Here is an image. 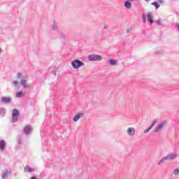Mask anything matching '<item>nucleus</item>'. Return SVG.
Masks as SVG:
<instances>
[{
  "mask_svg": "<svg viewBox=\"0 0 179 179\" xmlns=\"http://www.w3.org/2000/svg\"><path fill=\"white\" fill-rule=\"evenodd\" d=\"M17 78L20 79V85L23 86L24 89H29V87H30V85L27 84L29 77L27 76H23V73H17Z\"/></svg>",
  "mask_w": 179,
  "mask_h": 179,
  "instance_id": "1",
  "label": "nucleus"
},
{
  "mask_svg": "<svg viewBox=\"0 0 179 179\" xmlns=\"http://www.w3.org/2000/svg\"><path fill=\"white\" fill-rule=\"evenodd\" d=\"M166 157H163L159 162H158V165L160 166L162 164H163V163H164V162H166Z\"/></svg>",
  "mask_w": 179,
  "mask_h": 179,
  "instance_id": "22",
  "label": "nucleus"
},
{
  "mask_svg": "<svg viewBox=\"0 0 179 179\" xmlns=\"http://www.w3.org/2000/svg\"><path fill=\"white\" fill-rule=\"evenodd\" d=\"M108 62L111 66H117V65H118V62L117 60L110 59Z\"/></svg>",
  "mask_w": 179,
  "mask_h": 179,
  "instance_id": "14",
  "label": "nucleus"
},
{
  "mask_svg": "<svg viewBox=\"0 0 179 179\" xmlns=\"http://www.w3.org/2000/svg\"><path fill=\"white\" fill-rule=\"evenodd\" d=\"M24 173H33V171H36V169L34 168H31L29 165H27L24 168Z\"/></svg>",
  "mask_w": 179,
  "mask_h": 179,
  "instance_id": "10",
  "label": "nucleus"
},
{
  "mask_svg": "<svg viewBox=\"0 0 179 179\" xmlns=\"http://www.w3.org/2000/svg\"><path fill=\"white\" fill-rule=\"evenodd\" d=\"M17 142H18L19 145H22L23 143V141L20 138H19L17 140Z\"/></svg>",
  "mask_w": 179,
  "mask_h": 179,
  "instance_id": "30",
  "label": "nucleus"
},
{
  "mask_svg": "<svg viewBox=\"0 0 179 179\" xmlns=\"http://www.w3.org/2000/svg\"><path fill=\"white\" fill-rule=\"evenodd\" d=\"M0 44H1V39H0Z\"/></svg>",
  "mask_w": 179,
  "mask_h": 179,
  "instance_id": "37",
  "label": "nucleus"
},
{
  "mask_svg": "<svg viewBox=\"0 0 179 179\" xmlns=\"http://www.w3.org/2000/svg\"><path fill=\"white\" fill-rule=\"evenodd\" d=\"M24 96V92L20 91L17 92L16 97H23Z\"/></svg>",
  "mask_w": 179,
  "mask_h": 179,
  "instance_id": "18",
  "label": "nucleus"
},
{
  "mask_svg": "<svg viewBox=\"0 0 179 179\" xmlns=\"http://www.w3.org/2000/svg\"><path fill=\"white\" fill-rule=\"evenodd\" d=\"M103 29H108V24H105L103 26Z\"/></svg>",
  "mask_w": 179,
  "mask_h": 179,
  "instance_id": "32",
  "label": "nucleus"
},
{
  "mask_svg": "<svg viewBox=\"0 0 179 179\" xmlns=\"http://www.w3.org/2000/svg\"><path fill=\"white\" fill-rule=\"evenodd\" d=\"M103 57L99 55H90L88 56V60L90 61H101Z\"/></svg>",
  "mask_w": 179,
  "mask_h": 179,
  "instance_id": "4",
  "label": "nucleus"
},
{
  "mask_svg": "<svg viewBox=\"0 0 179 179\" xmlns=\"http://www.w3.org/2000/svg\"><path fill=\"white\" fill-rule=\"evenodd\" d=\"M157 24H159V25L162 24V22L158 21V22H157Z\"/></svg>",
  "mask_w": 179,
  "mask_h": 179,
  "instance_id": "33",
  "label": "nucleus"
},
{
  "mask_svg": "<svg viewBox=\"0 0 179 179\" xmlns=\"http://www.w3.org/2000/svg\"><path fill=\"white\" fill-rule=\"evenodd\" d=\"M124 6L125 8H127V9H131V7L132 6V3H131V1H126L124 2Z\"/></svg>",
  "mask_w": 179,
  "mask_h": 179,
  "instance_id": "16",
  "label": "nucleus"
},
{
  "mask_svg": "<svg viewBox=\"0 0 179 179\" xmlns=\"http://www.w3.org/2000/svg\"><path fill=\"white\" fill-rule=\"evenodd\" d=\"M0 101L1 103H5L8 104L9 103H12V98H10L9 96H2L0 99Z\"/></svg>",
  "mask_w": 179,
  "mask_h": 179,
  "instance_id": "6",
  "label": "nucleus"
},
{
  "mask_svg": "<svg viewBox=\"0 0 179 179\" xmlns=\"http://www.w3.org/2000/svg\"><path fill=\"white\" fill-rule=\"evenodd\" d=\"M145 2H149V1H150V0H145Z\"/></svg>",
  "mask_w": 179,
  "mask_h": 179,
  "instance_id": "35",
  "label": "nucleus"
},
{
  "mask_svg": "<svg viewBox=\"0 0 179 179\" xmlns=\"http://www.w3.org/2000/svg\"><path fill=\"white\" fill-rule=\"evenodd\" d=\"M52 29L53 30H57L58 29V25H57V23H55V22H54L52 24Z\"/></svg>",
  "mask_w": 179,
  "mask_h": 179,
  "instance_id": "23",
  "label": "nucleus"
},
{
  "mask_svg": "<svg viewBox=\"0 0 179 179\" xmlns=\"http://www.w3.org/2000/svg\"><path fill=\"white\" fill-rule=\"evenodd\" d=\"M147 20H148V21L149 22V23L150 24H152V23H153V17L152 16V13H151L148 14Z\"/></svg>",
  "mask_w": 179,
  "mask_h": 179,
  "instance_id": "13",
  "label": "nucleus"
},
{
  "mask_svg": "<svg viewBox=\"0 0 179 179\" xmlns=\"http://www.w3.org/2000/svg\"><path fill=\"white\" fill-rule=\"evenodd\" d=\"M59 37H62V38H65V34L61 31H59Z\"/></svg>",
  "mask_w": 179,
  "mask_h": 179,
  "instance_id": "24",
  "label": "nucleus"
},
{
  "mask_svg": "<svg viewBox=\"0 0 179 179\" xmlns=\"http://www.w3.org/2000/svg\"><path fill=\"white\" fill-rule=\"evenodd\" d=\"M83 117H85V113H80L77 115H76L73 120L74 122H76L79 121V120H80V118H83Z\"/></svg>",
  "mask_w": 179,
  "mask_h": 179,
  "instance_id": "9",
  "label": "nucleus"
},
{
  "mask_svg": "<svg viewBox=\"0 0 179 179\" xmlns=\"http://www.w3.org/2000/svg\"><path fill=\"white\" fill-rule=\"evenodd\" d=\"M12 117H13L12 122H16L17 121V118L19 117V110L17 109H14L13 110Z\"/></svg>",
  "mask_w": 179,
  "mask_h": 179,
  "instance_id": "5",
  "label": "nucleus"
},
{
  "mask_svg": "<svg viewBox=\"0 0 179 179\" xmlns=\"http://www.w3.org/2000/svg\"><path fill=\"white\" fill-rule=\"evenodd\" d=\"M131 30H132V28H128L127 30L126 31V33L128 34V33H129L131 31Z\"/></svg>",
  "mask_w": 179,
  "mask_h": 179,
  "instance_id": "31",
  "label": "nucleus"
},
{
  "mask_svg": "<svg viewBox=\"0 0 179 179\" xmlns=\"http://www.w3.org/2000/svg\"><path fill=\"white\" fill-rule=\"evenodd\" d=\"M5 146H6V143L5 142V141H3V140L0 141L1 150H5Z\"/></svg>",
  "mask_w": 179,
  "mask_h": 179,
  "instance_id": "15",
  "label": "nucleus"
},
{
  "mask_svg": "<svg viewBox=\"0 0 179 179\" xmlns=\"http://www.w3.org/2000/svg\"><path fill=\"white\" fill-rule=\"evenodd\" d=\"M71 66L73 69H78V68H80V66H85V63L79 59H76L71 62Z\"/></svg>",
  "mask_w": 179,
  "mask_h": 179,
  "instance_id": "2",
  "label": "nucleus"
},
{
  "mask_svg": "<svg viewBox=\"0 0 179 179\" xmlns=\"http://www.w3.org/2000/svg\"><path fill=\"white\" fill-rule=\"evenodd\" d=\"M166 125H167V120L162 121L157 125V127H155V134H157V133L160 132V131H162V129H163L164 128V127H166Z\"/></svg>",
  "mask_w": 179,
  "mask_h": 179,
  "instance_id": "3",
  "label": "nucleus"
},
{
  "mask_svg": "<svg viewBox=\"0 0 179 179\" xmlns=\"http://www.w3.org/2000/svg\"><path fill=\"white\" fill-rule=\"evenodd\" d=\"M151 5H153L155 6L156 9H158V8H160V4L157 3V2L154 1L151 3Z\"/></svg>",
  "mask_w": 179,
  "mask_h": 179,
  "instance_id": "21",
  "label": "nucleus"
},
{
  "mask_svg": "<svg viewBox=\"0 0 179 179\" xmlns=\"http://www.w3.org/2000/svg\"><path fill=\"white\" fill-rule=\"evenodd\" d=\"M6 113V109L4 108H0V115H5V113Z\"/></svg>",
  "mask_w": 179,
  "mask_h": 179,
  "instance_id": "17",
  "label": "nucleus"
},
{
  "mask_svg": "<svg viewBox=\"0 0 179 179\" xmlns=\"http://www.w3.org/2000/svg\"><path fill=\"white\" fill-rule=\"evenodd\" d=\"M163 54V51L159 50L155 52V55H162Z\"/></svg>",
  "mask_w": 179,
  "mask_h": 179,
  "instance_id": "25",
  "label": "nucleus"
},
{
  "mask_svg": "<svg viewBox=\"0 0 179 179\" xmlns=\"http://www.w3.org/2000/svg\"><path fill=\"white\" fill-rule=\"evenodd\" d=\"M177 157V154L173 152L169 154L167 156L165 157L166 160H174Z\"/></svg>",
  "mask_w": 179,
  "mask_h": 179,
  "instance_id": "8",
  "label": "nucleus"
},
{
  "mask_svg": "<svg viewBox=\"0 0 179 179\" xmlns=\"http://www.w3.org/2000/svg\"><path fill=\"white\" fill-rule=\"evenodd\" d=\"M135 128L134 127H128L127 134L129 135V136H134L135 135Z\"/></svg>",
  "mask_w": 179,
  "mask_h": 179,
  "instance_id": "7",
  "label": "nucleus"
},
{
  "mask_svg": "<svg viewBox=\"0 0 179 179\" xmlns=\"http://www.w3.org/2000/svg\"><path fill=\"white\" fill-rule=\"evenodd\" d=\"M143 23H146V15L145 14H143Z\"/></svg>",
  "mask_w": 179,
  "mask_h": 179,
  "instance_id": "28",
  "label": "nucleus"
},
{
  "mask_svg": "<svg viewBox=\"0 0 179 179\" xmlns=\"http://www.w3.org/2000/svg\"><path fill=\"white\" fill-rule=\"evenodd\" d=\"M150 129H152V128L150 127L147 128L145 131H144V134H148V132H150Z\"/></svg>",
  "mask_w": 179,
  "mask_h": 179,
  "instance_id": "27",
  "label": "nucleus"
},
{
  "mask_svg": "<svg viewBox=\"0 0 179 179\" xmlns=\"http://www.w3.org/2000/svg\"><path fill=\"white\" fill-rule=\"evenodd\" d=\"M173 174H174L175 176H178V174H179V170H178V169H176L174 170Z\"/></svg>",
  "mask_w": 179,
  "mask_h": 179,
  "instance_id": "26",
  "label": "nucleus"
},
{
  "mask_svg": "<svg viewBox=\"0 0 179 179\" xmlns=\"http://www.w3.org/2000/svg\"><path fill=\"white\" fill-rule=\"evenodd\" d=\"M2 52V48H0V54Z\"/></svg>",
  "mask_w": 179,
  "mask_h": 179,
  "instance_id": "34",
  "label": "nucleus"
},
{
  "mask_svg": "<svg viewBox=\"0 0 179 179\" xmlns=\"http://www.w3.org/2000/svg\"><path fill=\"white\" fill-rule=\"evenodd\" d=\"M130 1H131V2H134V0H130Z\"/></svg>",
  "mask_w": 179,
  "mask_h": 179,
  "instance_id": "36",
  "label": "nucleus"
},
{
  "mask_svg": "<svg viewBox=\"0 0 179 179\" xmlns=\"http://www.w3.org/2000/svg\"><path fill=\"white\" fill-rule=\"evenodd\" d=\"M157 122H159V119L154 120L150 125V128H153V127H155V124H157Z\"/></svg>",
  "mask_w": 179,
  "mask_h": 179,
  "instance_id": "20",
  "label": "nucleus"
},
{
  "mask_svg": "<svg viewBox=\"0 0 179 179\" xmlns=\"http://www.w3.org/2000/svg\"><path fill=\"white\" fill-rule=\"evenodd\" d=\"M13 83L15 86H17V85H19V82L17 80H15Z\"/></svg>",
  "mask_w": 179,
  "mask_h": 179,
  "instance_id": "29",
  "label": "nucleus"
},
{
  "mask_svg": "<svg viewBox=\"0 0 179 179\" xmlns=\"http://www.w3.org/2000/svg\"><path fill=\"white\" fill-rule=\"evenodd\" d=\"M9 174H12V171H8V169H6L3 172V175L1 178L5 179L6 178V177H8V176H9Z\"/></svg>",
  "mask_w": 179,
  "mask_h": 179,
  "instance_id": "12",
  "label": "nucleus"
},
{
  "mask_svg": "<svg viewBox=\"0 0 179 179\" xmlns=\"http://www.w3.org/2000/svg\"><path fill=\"white\" fill-rule=\"evenodd\" d=\"M32 130H33V129L31 128V126L27 125L24 127V134H26L27 135V134H30V132H31Z\"/></svg>",
  "mask_w": 179,
  "mask_h": 179,
  "instance_id": "11",
  "label": "nucleus"
},
{
  "mask_svg": "<svg viewBox=\"0 0 179 179\" xmlns=\"http://www.w3.org/2000/svg\"><path fill=\"white\" fill-rule=\"evenodd\" d=\"M157 122H159V119L154 120L150 125V128H153V127H155V124H157Z\"/></svg>",
  "mask_w": 179,
  "mask_h": 179,
  "instance_id": "19",
  "label": "nucleus"
}]
</instances>
